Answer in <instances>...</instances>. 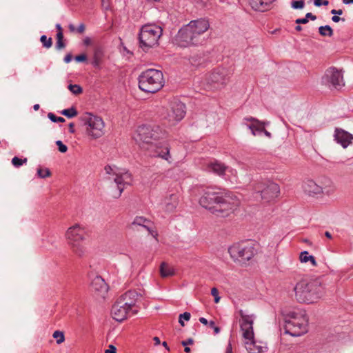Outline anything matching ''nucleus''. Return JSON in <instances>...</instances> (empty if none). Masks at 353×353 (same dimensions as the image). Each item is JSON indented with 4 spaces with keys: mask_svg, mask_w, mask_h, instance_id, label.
Segmentation results:
<instances>
[{
    "mask_svg": "<svg viewBox=\"0 0 353 353\" xmlns=\"http://www.w3.org/2000/svg\"><path fill=\"white\" fill-rule=\"evenodd\" d=\"M200 205L218 216H228L239 205V199L229 191L208 188L199 200Z\"/></svg>",
    "mask_w": 353,
    "mask_h": 353,
    "instance_id": "nucleus-1",
    "label": "nucleus"
},
{
    "mask_svg": "<svg viewBox=\"0 0 353 353\" xmlns=\"http://www.w3.org/2000/svg\"><path fill=\"white\" fill-rule=\"evenodd\" d=\"M209 27L207 20L200 19L191 21L179 30L175 37L176 43L183 48L201 44L204 41L203 34Z\"/></svg>",
    "mask_w": 353,
    "mask_h": 353,
    "instance_id": "nucleus-2",
    "label": "nucleus"
},
{
    "mask_svg": "<svg viewBox=\"0 0 353 353\" xmlns=\"http://www.w3.org/2000/svg\"><path fill=\"white\" fill-rule=\"evenodd\" d=\"M294 290L297 301L304 303L316 302L324 294V288L319 279H303L296 284Z\"/></svg>",
    "mask_w": 353,
    "mask_h": 353,
    "instance_id": "nucleus-3",
    "label": "nucleus"
},
{
    "mask_svg": "<svg viewBox=\"0 0 353 353\" xmlns=\"http://www.w3.org/2000/svg\"><path fill=\"white\" fill-rule=\"evenodd\" d=\"M87 236L85 229L79 224L70 227L65 232V238L71 252L79 258L87 254Z\"/></svg>",
    "mask_w": 353,
    "mask_h": 353,
    "instance_id": "nucleus-4",
    "label": "nucleus"
},
{
    "mask_svg": "<svg viewBox=\"0 0 353 353\" xmlns=\"http://www.w3.org/2000/svg\"><path fill=\"white\" fill-rule=\"evenodd\" d=\"M283 316L285 333L299 336L307 332L308 319L305 311L294 310L284 313Z\"/></svg>",
    "mask_w": 353,
    "mask_h": 353,
    "instance_id": "nucleus-5",
    "label": "nucleus"
},
{
    "mask_svg": "<svg viewBox=\"0 0 353 353\" xmlns=\"http://www.w3.org/2000/svg\"><path fill=\"white\" fill-rule=\"evenodd\" d=\"M240 319V328L245 340V348L249 353H261L263 347L257 345L254 341L253 323L255 316L253 314H248L242 310L239 312Z\"/></svg>",
    "mask_w": 353,
    "mask_h": 353,
    "instance_id": "nucleus-6",
    "label": "nucleus"
},
{
    "mask_svg": "<svg viewBox=\"0 0 353 353\" xmlns=\"http://www.w3.org/2000/svg\"><path fill=\"white\" fill-rule=\"evenodd\" d=\"M164 132L159 125H142L139 126L134 136L141 149L150 148L153 142L163 138Z\"/></svg>",
    "mask_w": 353,
    "mask_h": 353,
    "instance_id": "nucleus-7",
    "label": "nucleus"
},
{
    "mask_svg": "<svg viewBox=\"0 0 353 353\" xmlns=\"http://www.w3.org/2000/svg\"><path fill=\"white\" fill-rule=\"evenodd\" d=\"M163 73L159 70H146L139 77V87L145 92H157L163 86Z\"/></svg>",
    "mask_w": 353,
    "mask_h": 353,
    "instance_id": "nucleus-8",
    "label": "nucleus"
},
{
    "mask_svg": "<svg viewBox=\"0 0 353 353\" xmlns=\"http://www.w3.org/2000/svg\"><path fill=\"white\" fill-rule=\"evenodd\" d=\"M162 32L161 27L156 24L150 23L143 26L139 34L141 48L148 50L157 46Z\"/></svg>",
    "mask_w": 353,
    "mask_h": 353,
    "instance_id": "nucleus-9",
    "label": "nucleus"
},
{
    "mask_svg": "<svg viewBox=\"0 0 353 353\" xmlns=\"http://www.w3.org/2000/svg\"><path fill=\"white\" fill-rule=\"evenodd\" d=\"M81 120L86 125L87 134L92 139H98L104 134L105 123L100 117L85 112L81 117Z\"/></svg>",
    "mask_w": 353,
    "mask_h": 353,
    "instance_id": "nucleus-10",
    "label": "nucleus"
},
{
    "mask_svg": "<svg viewBox=\"0 0 353 353\" xmlns=\"http://www.w3.org/2000/svg\"><path fill=\"white\" fill-rule=\"evenodd\" d=\"M104 170L107 174L114 176L113 180L119 190L117 197L120 196L123 190L128 185H131L132 182V174L128 170L119 168L115 165L111 166L108 165L105 166Z\"/></svg>",
    "mask_w": 353,
    "mask_h": 353,
    "instance_id": "nucleus-11",
    "label": "nucleus"
},
{
    "mask_svg": "<svg viewBox=\"0 0 353 353\" xmlns=\"http://www.w3.org/2000/svg\"><path fill=\"white\" fill-rule=\"evenodd\" d=\"M230 256L240 263H244L254 255V250L250 242L245 241L234 243L228 249Z\"/></svg>",
    "mask_w": 353,
    "mask_h": 353,
    "instance_id": "nucleus-12",
    "label": "nucleus"
},
{
    "mask_svg": "<svg viewBox=\"0 0 353 353\" xmlns=\"http://www.w3.org/2000/svg\"><path fill=\"white\" fill-rule=\"evenodd\" d=\"M254 190L256 199H261L265 202L272 201L280 193L279 185L272 181L257 183L254 186Z\"/></svg>",
    "mask_w": 353,
    "mask_h": 353,
    "instance_id": "nucleus-13",
    "label": "nucleus"
},
{
    "mask_svg": "<svg viewBox=\"0 0 353 353\" xmlns=\"http://www.w3.org/2000/svg\"><path fill=\"white\" fill-rule=\"evenodd\" d=\"M150 148H143L148 152V154L152 157H159L165 161L169 163H172V157L170 153V148L168 144L159 140L153 142L149 146Z\"/></svg>",
    "mask_w": 353,
    "mask_h": 353,
    "instance_id": "nucleus-14",
    "label": "nucleus"
},
{
    "mask_svg": "<svg viewBox=\"0 0 353 353\" xmlns=\"http://www.w3.org/2000/svg\"><path fill=\"white\" fill-rule=\"evenodd\" d=\"M322 83L328 87L341 89L345 85L342 71L334 67L329 68L322 77Z\"/></svg>",
    "mask_w": 353,
    "mask_h": 353,
    "instance_id": "nucleus-15",
    "label": "nucleus"
},
{
    "mask_svg": "<svg viewBox=\"0 0 353 353\" xmlns=\"http://www.w3.org/2000/svg\"><path fill=\"white\" fill-rule=\"evenodd\" d=\"M230 73L225 68H216L208 77V83L214 89H220L228 81Z\"/></svg>",
    "mask_w": 353,
    "mask_h": 353,
    "instance_id": "nucleus-16",
    "label": "nucleus"
},
{
    "mask_svg": "<svg viewBox=\"0 0 353 353\" xmlns=\"http://www.w3.org/2000/svg\"><path fill=\"white\" fill-rule=\"evenodd\" d=\"M127 304L123 301H116L112 305L111 313L116 321H122L137 313V310L128 308Z\"/></svg>",
    "mask_w": 353,
    "mask_h": 353,
    "instance_id": "nucleus-17",
    "label": "nucleus"
},
{
    "mask_svg": "<svg viewBox=\"0 0 353 353\" xmlns=\"http://www.w3.org/2000/svg\"><path fill=\"white\" fill-rule=\"evenodd\" d=\"M185 114V105L180 101L171 103L170 110L168 112V119L172 124L181 121Z\"/></svg>",
    "mask_w": 353,
    "mask_h": 353,
    "instance_id": "nucleus-18",
    "label": "nucleus"
},
{
    "mask_svg": "<svg viewBox=\"0 0 353 353\" xmlns=\"http://www.w3.org/2000/svg\"><path fill=\"white\" fill-rule=\"evenodd\" d=\"M243 123L250 129L254 136L263 132L268 137H271V134L265 129V123L254 117H245L243 119Z\"/></svg>",
    "mask_w": 353,
    "mask_h": 353,
    "instance_id": "nucleus-19",
    "label": "nucleus"
},
{
    "mask_svg": "<svg viewBox=\"0 0 353 353\" xmlns=\"http://www.w3.org/2000/svg\"><path fill=\"white\" fill-rule=\"evenodd\" d=\"M334 140L343 148H347L353 141V134L342 128H336L334 134Z\"/></svg>",
    "mask_w": 353,
    "mask_h": 353,
    "instance_id": "nucleus-20",
    "label": "nucleus"
},
{
    "mask_svg": "<svg viewBox=\"0 0 353 353\" xmlns=\"http://www.w3.org/2000/svg\"><path fill=\"white\" fill-rule=\"evenodd\" d=\"M316 181L319 188L321 189L319 190L320 194L330 196L335 192V185L330 178L322 176L319 177Z\"/></svg>",
    "mask_w": 353,
    "mask_h": 353,
    "instance_id": "nucleus-21",
    "label": "nucleus"
},
{
    "mask_svg": "<svg viewBox=\"0 0 353 353\" xmlns=\"http://www.w3.org/2000/svg\"><path fill=\"white\" fill-rule=\"evenodd\" d=\"M206 169L208 171L213 172L219 176H223L229 168L225 166L221 162L214 160L208 163Z\"/></svg>",
    "mask_w": 353,
    "mask_h": 353,
    "instance_id": "nucleus-22",
    "label": "nucleus"
},
{
    "mask_svg": "<svg viewBox=\"0 0 353 353\" xmlns=\"http://www.w3.org/2000/svg\"><path fill=\"white\" fill-rule=\"evenodd\" d=\"M91 288L94 291L101 293L103 295L108 292V285L104 279L100 276H95L92 279Z\"/></svg>",
    "mask_w": 353,
    "mask_h": 353,
    "instance_id": "nucleus-23",
    "label": "nucleus"
},
{
    "mask_svg": "<svg viewBox=\"0 0 353 353\" xmlns=\"http://www.w3.org/2000/svg\"><path fill=\"white\" fill-rule=\"evenodd\" d=\"M302 187L304 192L310 196L320 194L321 189L319 188L317 181L307 179L303 182Z\"/></svg>",
    "mask_w": 353,
    "mask_h": 353,
    "instance_id": "nucleus-24",
    "label": "nucleus"
},
{
    "mask_svg": "<svg viewBox=\"0 0 353 353\" xmlns=\"http://www.w3.org/2000/svg\"><path fill=\"white\" fill-rule=\"evenodd\" d=\"M150 221L146 219L143 216H137L132 223L131 227L132 229H135V226L137 225L141 226L143 228L146 229L150 232V234H151V235L153 236L157 239V232L150 230V227L148 225Z\"/></svg>",
    "mask_w": 353,
    "mask_h": 353,
    "instance_id": "nucleus-25",
    "label": "nucleus"
},
{
    "mask_svg": "<svg viewBox=\"0 0 353 353\" xmlns=\"http://www.w3.org/2000/svg\"><path fill=\"white\" fill-rule=\"evenodd\" d=\"M137 293L133 291H128L121 295L117 301H123V303H128L126 305L127 307L130 310H133V307L135 305Z\"/></svg>",
    "mask_w": 353,
    "mask_h": 353,
    "instance_id": "nucleus-26",
    "label": "nucleus"
},
{
    "mask_svg": "<svg viewBox=\"0 0 353 353\" xmlns=\"http://www.w3.org/2000/svg\"><path fill=\"white\" fill-rule=\"evenodd\" d=\"M104 55L102 46L97 45L94 46L92 64L94 68H99Z\"/></svg>",
    "mask_w": 353,
    "mask_h": 353,
    "instance_id": "nucleus-27",
    "label": "nucleus"
},
{
    "mask_svg": "<svg viewBox=\"0 0 353 353\" xmlns=\"http://www.w3.org/2000/svg\"><path fill=\"white\" fill-rule=\"evenodd\" d=\"M252 8L257 11L264 12L270 9L271 2H265L263 0H250Z\"/></svg>",
    "mask_w": 353,
    "mask_h": 353,
    "instance_id": "nucleus-28",
    "label": "nucleus"
},
{
    "mask_svg": "<svg viewBox=\"0 0 353 353\" xmlns=\"http://www.w3.org/2000/svg\"><path fill=\"white\" fill-rule=\"evenodd\" d=\"M164 204L167 211H173L178 204V195L176 194H171L168 197L165 198Z\"/></svg>",
    "mask_w": 353,
    "mask_h": 353,
    "instance_id": "nucleus-29",
    "label": "nucleus"
},
{
    "mask_svg": "<svg viewBox=\"0 0 353 353\" xmlns=\"http://www.w3.org/2000/svg\"><path fill=\"white\" fill-rule=\"evenodd\" d=\"M160 273L162 277L170 276L174 274V270L169 264L163 262L160 266Z\"/></svg>",
    "mask_w": 353,
    "mask_h": 353,
    "instance_id": "nucleus-30",
    "label": "nucleus"
},
{
    "mask_svg": "<svg viewBox=\"0 0 353 353\" xmlns=\"http://www.w3.org/2000/svg\"><path fill=\"white\" fill-rule=\"evenodd\" d=\"M299 259L301 263L310 262L312 266L316 267L317 265L315 258L310 255L307 251H303L301 252Z\"/></svg>",
    "mask_w": 353,
    "mask_h": 353,
    "instance_id": "nucleus-31",
    "label": "nucleus"
},
{
    "mask_svg": "<svg viewBox=\"0 0 353 353\" xmlns=\"http://www.w3.org/2000/svg\"><path fill=\"white\" fill-rule=\"evenodd\" d=\"M319 34L323 37H325V36L332 37L333 35V30L328 25L319 27Z\"/></svg>",
    "mask_w": 353,
    "mask_h": 353,
    "instance_id": "nucleus-32",
    "label": "nucleus"
},
{
    "mask_svg": "<svg viewBox=\"0 0 353 353\" xmlns=\"http://www.w3.org/2000/svg\"><path fill=\"white\" fill-rule=\"evenodd\" d=\"M190 61L192 65L197 66L203 63V62L204 61V59L200 54H194L191 57Z\"/></svg>",
    "mask_w": 353,
    "mask_h": 353,
    "instance_id": "nucleus-33",
    "label": "nucleus"
},
{
    "mask_svg": "<svg viewBox=\"0 0 353 353\" xmlns=\"http://www.w3.org/2000/svg\"><path fill=\"white\" fill-rule=\"evenodd\" d=\"M61 113L67 117L68 118H72V117H76L77 114H78V112L77 111V110L72 107L70 108H68V109H65V110H63Z\"/></svg>",
    "mask_w": 353,
    "mask_h": 353,
    "instance_id": "nucleus-34",
    "label": "nucleus"
},
{
    "mask_svg": "<svg viewBox=\"0 0 353 353\" xmlns=\"http://www.w3.org/2000/svg\"><path fill=\"white\" fill-rule=\"evenodd\" d=\"M53 338L57 339V343L61 344L65 341V336L63 332L56 330L52 334Z\"/></svg>",
    "mask_w": 353,
    "mask_h": 353,
    "instance_id": "nucleus-35",
    "label": "nucleus"
},
{
    "mask_svg": "<svg viewBox=\"0 0 353 353\" xmlns=\"http://www.w3.org/2000/svg\"><path fill=\"white\" fill-rule=\"evenodd\" d=\"M37 175L40 178L44 179V178L51 176V172L48 168H46L43 170L40 168H38V170H37Z\"/></svg>",
    "mask_w": 353,
    "mask_h": 353,
    "instance_id": "nucleus-36",
    "label": "nucleus"
},
{
    "mask_svg": "<svg viewBox=\"0 0 353 353\" xmlns=\"http://www.w3.org/2000/svg\"><path fill=\"white\" fill-rule=\"evenodd\" d=\"M43 46L46 48H50L52 45V40L51 38H47L46 35H42L40 39Z\"/></svg>",
    "mask_w": 353,
    "mask_h": 353,
    "instance_id": "nucleus-37",
    "label": "nucleus"
},
{
    "mask_svg": "<svg viewBox=\"0 0 353 353\" xmlns=\"http://www.w3.org/2000/svg\"><path fill=\"white\" fill-rule=\"evenodd\" d=\"M26 162H27L26 158L19 159L17 157H14L12 159V163L16 168L20 167L21 165H22L23 163H26Z\"/></svg>",
    "mask_w": 353,
    "mask_h": 353,
    "instance_id": "nucleus-38",
    "label": "nucleus"
},
{
    "mask_svg": "<svg viewBox=\"0 0 353 353\" xmlns=\"http://www.w3.org/2000/svg\"><path fill=\"white\" fill-rule=\"evenodd\" d=\"M68 89L70 92H72L74 94H79L83 92L81 87L79 85L70 84L68 85Z\"/></svg>",
    "mask_w": 353,
    "mask_h": 353,
    "instance_id": "nucleus-39",
    "label": "nucleus"
},
{
    "mask_svg": "<svg viewBox=\"0 0 353 353\" xmlns=\"http://www.w3.org/2000/svg\"><path fill=\"white\" fill-rule=\"evenodd\" d=\"M291 6L294 9H303L305 6L304 0L292 1Z\"/></svg>",
    "mask_w": 353,
    "mask_h": 353,
    "instance_id": "nucleus-40",
    "label": "nucleus"
},
{
    "mask_svg": "<svg viewBox=\"0 0 353 353\" xmlns=\"http://www.w3.org/2000/svg\"><path fill=\"white\" fill-rule=\"evenodd\" d=\"M48 117L52 121V122H61L63 123L65 121V119L63 117H57L54 114L50 112L48 114Z\"/></svg>",
    "mask_w": 353,
    "mask_h": 353,
    "instance_id": "nucleus-41",
    "label": "nucleus"
},
{
    "mask_svg": "<svg viewBox=\"0 0 353 353\" xmlns=\"http://www.w3.org/2000/svg\"><path fill=\"white\" fill-rule=\"evenodd\" d=\"M56 144L58 146L59 152L62 153H65L67 152L68 147L65 144H63L61 141H57Z\"/></svg>",
    "mask_w": 353,
    "mask_h": 353,
    "instance_id": "nucleus-42",
    "label": "nucleus"
},
{
    "mask_svg": "<svg viewBox=\"0 0 353 353\" xmlns=\"http://www.w3.org/2000/svg\"><path fill=\"white\" fill-rule=\"evenodd\" d=\"M211 294L214 297V302L219 303L220 301V296H219L218 290L216 288H213L211 290Z\"/></svg>",
    "mask_w": 353,
    "mask_h": 353,
    "instance_id": "nucleus-43",
    "label": "nucleus"
},
{
    "mask_svg": "<svg viewBox=\"0 0 353 353\" xmlns=\"http://www.w3.org/2000/svg\"><path fill=\"white\" fill-rule=\"evenodd\" d=\"M314 4L317 7H319L322 5L327 6L329 4V1L327 0H314Z\"/></svg>",
    "mask_w": 353,
    "mask_h": 353,
    "instance_id": "nucleus-44",
    "label": "nucleus"
},
{
    "mask_svg": "<svg viewBox=\"0 0 353 353\" xmlns=\"http://www.w3.org/2000/svg\"><path fill=\"white\" fill-rule=\"evenodd\" d=\"M74 59L77 62H83L87 59V56L84 54H81L76 56Z\"/></svg>",
    "mask_w": 353,
    "mask_h": 353,
    "instance_id": "nucleus-45",
    "label": "nucleus"
},
{
    "mask_svg": "<svg viewBox=\"0 0 353 353\" xmlns=\"http://www.w3.org/2000/svg\"><path fill=\"white\" fill-rule=\"evenodd\" d=\"M65 47V44L63 42V40H57L56 43V48L57 50L63 49Z\"/></svg>",
    "mask_w": 353,
    "mask_h": 353,
    "instance_id": "nucleus-46",
    "label": "nucleus"
},
{
    "mask_svg": "<svg viewBox=\"0 0 353 353\" xmlns=\"http://www.w3.org/2000/svg\"><path fill=\"white\" fill-rule=\"evenodd\" d=\"M190 316H191L190 313L185 312L183 314H181L179 316V318L184 319L185 321H189L190 319Z\"/></svg>",
    "mask_w": 353,
    "mask_h": 353,
    "instance_id": "nucleus-47",
    "label": "nucleus"
},
{
    "mask_svg": "<svg viewBox=\"0 0 353 353\" xmlns=\"http://www.w3.org/2000/svg\"><path fill=\"white\" fill-rule=\"evenodd\" d=\"M209 325H210V327H212V328H213V329H214V331L215 334H218V333H219V332H220V328H219V327H217V326H216V325H215V323H214V321H210V322L209 323Z\"/></svg>",
    "mask_w": 353,
    "mask_h": 353,
    "instance_id": "nucleus-48",
    "label": "nucleus"
},
{
    "mask_svg": "<svg viewBox=\"0 0 353 353\" xmlns=\"http://www.w3.org/2000/svg\"><path fill=\"white\" fill-rule=\"evenodd\" d=\"M109 348L105 351V353H117V348L113 345H110Z\"/></svg>",
    "mask_w": 353,
    "mask_h": 353,
    "instance_id": "nucleus-49",
    "label": "nucleus"
},
{
    "mask_svg": "<svg viewBox=\"0 0 353 353\" xmlns=\"http://www.w3.org/2000/svg\"><path fill=\"white\" fill-rule=\"evenodd\" d=\"M307 22L308 19H307L305 17V18L297 19L295 21L296 24H306Z\"/></svg>",
    "mask_w": 353,
    "mask_h": 353,
    "instance_id": "nucleus-50",
    "label": "nucleus"
},
{
    "mask_svg": "<svg viewBox=\"0 0 353 353\" xmlns=\"http://www.w3.org/2000/svg\"><path fill=\"white\" fill-rule=\"evenodd\" d=\"M194 343V340L191 338L188 339L187 340L183 341L181 342L182 345L187 346L188 345H192Z\"/></svg>",
    "mask_w": 353,
    "mask_h": 353,
    "instance_id": "nucleus-51",
    "label": "nucleus"
},
{
    "mask_svg": "<svg viewBox=\"0 0 353 353\" xmlns=\"http://www.w3.org/2000/svg\"><path fill=\"white\" fill-rule=\"evenodd\" d=\"M85 30V26L83 23H81L79 27L77 28V32L78 33L82 34L84 32Z\"/></svg>",
    "mask_w": 353,
    "mask_h": 353,
    "instance_id": "nucleus-52",
    "label": "nucleus"
},
{
    "mask_svg": "<svg viewBox=\"0 0 353 353\" xmlns=\"http://www.w3.org/2000/svg\"><path fill=\"white\" fill-rule=\"evenodd\" d=\"M92 43V41L90 37H86L83 39V44L86 46H90Z\"/></svg>",
    "mask_w": 353,
    "mask_h": 353,
    "instance_id": "nucleus-53",
    "label": "nucleus"
},
{
    "mask_svg": "<svg viewBox=\"0 0 353 353\" xmlns=\"http://www.w3.org/2000/svg\"><path fill=\"white\" fill-rule=\"evenodd\" d=\"M305 17L307 19H310L311 20L314 21L316 19V17L314 14H312L311 12H308L305 14Z\"/></svg>",
    "mask_w": 353,
    "mask_h": 353,
    "instance_id": "nucleus-54",
    "label": "nucleus"
},
{
    "mask_svg": "<svg viewBox=\"0 0 353 353\" xmlns=\"http://www.w3.org/2000/svg\"><path fill=\"white\" fill-rule=\"evenodd\" d=\"M72 59V54H66V55H65V57H64V61H65V63H70V62L71 61Z\"/></svg>",
    "mask_w": 353,
    "mask_h": 353,
    "instance_id": "nucleus-55",
    "label": "nucleus"
},
{
    "mask_svg": "<svg viewBox=\"0 0 353 353\" xmlns=\"http://www.w3.org/2000/svg\"><path fill=\"white\" fill-rule=\"evenodd\" d=\"M331 13L332 14H338V15H341L343 14V10L339 9V10H335V9H333L331 10Z\"/></svg>",
    "mask_w": 353,
    "mask_h": 353,
    "instance_id": "nucleus-56",
    "label": "nucleus"
},
{
    "mask_svg": "<svg viewBox=\"0 0 353 353\" xmlns=\"http://www.w3.org/2000/svg\"><path fill=\"white\" fill-rule=\"evenodd\" d=\"M332 20L334 22L337 23V22H339V21H341V20H342V21H345V19H343V18H340L339 16H336V15H334V16H333V17H332Z\"/></svg>",
    "mask_w": 353,
    "mask_h": 353,
    "instance_id": "nucleus-57",
    "label": "nucleus"
},
{
    "mask_svg": "<svg viewBox=\"0 0 353 353\" xmlns=\"http://www.w3.org/2000/svg\"><path fill=\"white\" fill-rule=\"evenodd\" d=\"M57 40H63V32H57Z\"/></svg>",
    "mask_w": 353,
    "mask_h": 353,
    "instance_id": "nucleus-58",
    "label": "nucleus"
},
{
    "mask_svg": "<svg viewBox=\"0 0 353 353\" xmlns=\"http://www.w3.org/2000/svg\"><path fill=\"white\" fill-rule=\"evenodd\" d=\"M225 353H232V345L230 343H228V345L226 347Z\"/></svg>",
    "mask_w": 353,
    "mask_h": 353,
    "instance_id": "nucleus-59",
    "label": "nucleus"
},
{
    "mask_svg": "<svg viewBox=\"0 0 353 353\" xmlns=\"http://www.w3.org/2000/svg\"><path fill=\"white\" fill-rule=\"evenodd\" d=\"M68 127H69V131H70V132H71V133H74V123H70L68 125Z\"/></svg>",
    "mask_w": 353,
    "mask_h": 353,
    "instance_id": "nucleus-60",
    "label": "nucleus"
},
{
    "mask_svg": "<svg viewBox=\"0 0 353 353\" xmlns=\"http://www.w3.org/2000/svg\"><path fill=\"white\" fill-rule=\"evenodd\" d=\"M68 28H69V30H70L71 32H74L77 31V28H75V26H74L73 24H72V23L69 24V26H68Z\"/></svg>",
    "mask_w": 353,
    "mask_h": 353,
    "instance_id": "nucleus-61",
    "label": "nucleus"
},
{
    "mask_svg": "<svg viewBox=\"0 0 353 353\" xmlns=\"http://www.w3.org/2000/svg\"><path fill=\"white\" fill-rule=\"evenodd\" d=\"M199 321H200L201 323L204 324V325H208V320H207L205 318H204V317H201V318L199 319Z\"/></svg>",
    "mask_w": 353,
    "mask_h": 353,
    "instance_id": "nucleus-62",
    "label": "nucleus"
},
{
    "mask_svg": "<svg viewBox=\"0 0 353 353\" xmlns=\"http://www.w3.org/2000/svg\"><path fill=\"white\" fill-rule=\"evenodd\" d=\"M153 340L155 342V345H159L160 344V339H159V337L155 336V337H154Z\"/></svg>",
    "mask_w": 353,
    "mask_h": 353,
    "instance_id": "nucleus-63",
    "label": "nucleus"
},
{
    "mask_svg": "<svg viewBox=\"0 0 353 353\" xmlns=\"http://www.w3.org/2000/svg\"><path fill=\"white\" fill-rule=\"evenodd\" d=\"M325 236L327 238H328V239H332V236L331 233H330V232H328V231H326V232H325Z\"/></svg>",
    "mask_w": 353,
    "mask_h": 353,
    "instance_id": "nucleus-64",
    "label": "nucleus"
}]
</instances>
